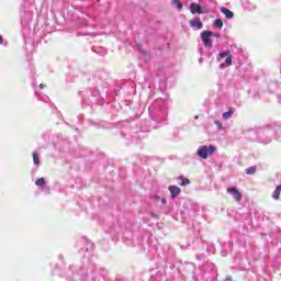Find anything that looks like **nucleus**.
Masks as SVG:
<instances>
[{
	"label": "nucleus",
	"instance_id": "nucleus-18",
	"mask_svg": "<svg viewBox=\"0 0 281 281\" xmlns=\"http://www.w3.org/2000/svg\"><path fill=\"white\" fill-rule=\"evenodd\" d=\"M38 99L43 100V102H47V100H49V97L43 95V97H38Z\"/></svg>",
	"mask_w": 281,
	"mask_h": 281
},
{
	"label": "nucleus",
	"instance_id": "nucleus-13",
	"mask_svg": "<svg viewBox=\"0 0 281 281\" xmlns=\"http://www.w3.org/2000/svg\"><path fill=\"white\" fill-rule=\"evenodd\" d=\"M280 192H281V184H279V186L276 188V190H274V192H273V194H272V198L276 199V200L280 199Z\"/></svg>",
	"mask_w": 281,
	"mask_h": 281
},
{
	"label": "nucleus",
	"instance_id": "nucleus-5",
	"mask_svg": "<svg viewBox=\"0 0 281 281\" xmlns=\"http://www.w3.org/2000/svg\"><path fill=\"white\" fill-rule=\"evenodd\" d=\"M226 192L228 194H231L233 196V199L235 201H237V203H239V201H243V193H240V191H238V189H236V188H227Z\"/></svg>",
	"mask_w": 281,
	"mask_h": 281
},
{
	"label": "nucleus",
	"instance_id": "nucleus-12",
	"mask_svg": "<svg viewBox=\"0 0 281 281\" xmlns=\"http://www.w3.org/2000/svg\"><path fill=\"white\" fill-rule=\"evenodd\" d=\"M33 162L35 166L41 165V158L38 157V153H36V151L33 153Z\"/></svg>",
	"mask_w": 281,
	"mask_h": 281
},
{
	"label": "nucleus",
	"instance_id": "nucleus-17",
	"mask_svg": "<svg viewBox=\"0 0 281 281\" xmlns=\"http://www.w3.org/2000/svg\"><path fill=\"white\" fill-rule=\"evenodd\" d=\"M246 175H256V167H249L246 169Z\"/></svg>",
	"mask_w": 281,
	"mask_h": 281
},
{
	"label": "nucleus",
	"instance_id": "nucleus-3",
	"mask_svg": "<svg viewBox=\"0 0 281 281\" xmlns=\"http://www.w3.org/2000/svg\"><path fill=\"white\" fill-rule=\"evenodd\" d=\"M216 150V147H214L213 145L211 146H202L198 149V157H201V159H207V157H210V155H214V151Z\"/></svg>",
	"mask_w": 281,
	"mask_h": 281
},
{
	"label": "nucleus",
	"instance_id": "nucleus-15",
	"mask_svg": "<svg viewBox=\"0 0 281 281\" xmlns=\"http://www.w3.org/2000/svg\"><path fill=\"white\" fill-rule=\"evenodd\" d=\"M179 179H181L180 186H190V179L183 178V176H180Z\"/></svg>",
	"mask_w": 281,
	"mask_h": 281
},
{
	"label": "nucleus",
	"instance_id": "nucleus-2",
	"mask_svg": "<svg viewBox=\"0 0 281 281\" xmlns=\"http://www.w3.org/2000/svg\"><path fill=\"white\" fill-rule=\"evenodd\" d=\"M225 60L220 65V69H225V67H232V53L229 50H224L218 54V61Z\"/></svg>",
	"mask_w": 281,
	"mask_h": 281
},
{
	"label": "nucleus",
	"instance_id": "nucleus-21",
	"mask_svg": "<svg viewBox=\"0 0 281 281\" xmlns=\"http://www.w3.org/2000/svg\"><path fill=\"white\" fill-rule=\"evenodd\" d=\"M45 86L43 83L40 85V89H43Z\"/></svg>",
	"mask_w": 281,
	"mask_h": 281
},
{
	"label": "nucleus",
	"instance_id": "nucleus-14",
	"mask_svg": "<svg viewBox=\"0 0 281 281\" xmlns=\"http://www.w3.org/2000/svg\"><path fill=\"white\" fill-rule=\"evenodd\" d=\"M171 3L178 8V10L182 11L183 10V4L181 3L180 0H171Z\"/></svg>",
	"mask_w": 281,
	"mask_h": 281
},
{
	"label": "nucleus",
	"instance_id": "nucleus-9",
	"mask_svg": "<svg viewBox=\"0 0 281 281\" xmlns=\"http://www.w3.org/2000/svg\"><path fill=\"white\" fill-rule=\"evenodd\" d=\"M220 10L222 14L226 16V19H234V12H232L229 9L222 7Z\"/></svg>",
	"mask_w": 281,
	"mask_h": 281
},
{
	"label": "nucleus",
	"instance_id": "nucleus-11",
	"mask_svg": "<svg viewBox=\"0 0 281 281\" xmlns=\"http://www.w3.org/2000/svg\"><path fill=\"white\" fill-rule=\"evenodd\" d=\"M35 186H37V188H45V186H47V182L45 181V178H40L35 181Z\"/></svg>",
	"mask_w": 281,
	"mask_h": 281
},
{
	"label": "nucleus",
	"instance_id": "nucleus-4",
	"mask_svg": "<svg viewBox=\"0 0 281 281\" xmlns=\"http://www.w3.org/2000/svg\"><path fill=\"white\" fill-rule=\"evenodd\" d=\"M213 36H217L216 33L212 31H204L201 33V38L203 42L204 47H212V38Z\"/></svg>",
	"mask_w": 281,
	"mask_h": 281
},
{
	"label": "nucleus",
	"instance_id": "nucleus-6",
	"mask_svg": "<svg viewBox=\"0 0 281 281\" xmlns=\"http://www.w3.org/2000/svg\"><path fill=\"white\" fill-rule=\"evenodd\" d=\"M190 26L193 27V30H203V22L199 18H194L190 21Z\"/></svg>",
	"mask_w": 281,
	"mask_h": 281
},
{
	"label": "nucleus",
	"instance_id": "nucleus-7",
	"mask_svg": "<svg viewBox=\"0 0 281 281\" xmlns=\"http://www.w3.org/2000/svg\"><path fill=\"white\" fill-rule=\"evenodd\" d=\"M169 191L171 194V199H177V196H179V194H181V188H179L177 186H170Z\"/></svg>",
	"mask_w": 281,
	"mask_h": 281
},
{
	"label": "nucleus",
	"instance_id": "nucleus-20",
	"mask_svg": "<svg viewBox=\"0 0 281 281\" xmlns=\"http://www.w3.org/2000/svg\"><path fill=\"white\" fill-rule=\"evenodd\" d=\"M216 126H221V122L215 121Z\"/></svg>",
	"mask_w": 281,
	"mask_h": 281
},
{
	"label": "nucleus",
	"instance_id": "nucleus-19",
	"mask_svg": "<svg viewBox=\"0 0 281 281\" xmlns=\"http://www.w3.org/2000/svg\"><path fill=\"white\" fill-rule=\"evenodd\" d=\"M0 45H3V36L0 35Z\"/></svg>",
	"mask_w": 281,
	"mask_h": 281
},
{
	"label": "nucleus",
	"instance_id": "nucleus-10",
	"mask_svg": "<svg viewBox=\"0 0 281 281\" xmlns=\"http://www.w3.org/2000/svg\"><path fill=\"white\" fill-rule=\"evenodd\" d=\"M234 115V108H229L227 112L223 113V120H229Z\"/></svg>",
	"mask_w": 281,
	"mask_h": 281
},
{
	"label": "nucleus",
	"instance_id": "nucleus-1",
	"mask_svg": "<svg viewBox=\"0 0 281 281\" xmlns=\"http://www.w3.org/2000/svg\"><path fill=\"white\" fill-rule=\"evenodd\" d=\"M273 128L271 127H265L259 130V142H261L262 144H270L272 137H273Z\"/></svg>",
	"mask_w": 281,
	"mask_h": 281
},
{
	"label": "nucleus",
	"instance_id": "nucleus-16",
	"mask_svg": "<svg viewBox=\"0 0 281 281\" xmlns=\"http://www.w3.org/2000/svg\"><path fill=\"white\" fill-rule=\"evenodd\" d=\"M214 27H218V30H221L223 27V20L216 19L214 22Z\"/></svg>",
	"mask_w": 281,
	"mask_h": 281
},
{
	"label": "nucleus",
	"instance_id": "nucleus-8",
	"mask_svg": "<svg viewBox=\"0 0 281 281\" xmlns=\"http://www.w3.org/2000/svg\"><path fill=\"white\" fill-rule=\"evenodd\" d=\"M191 14H203V10H201V5L196 3L190 4Z\"/></svg>",
	"mask_w": 281,
	"mask_h": 281
}]
</instances>
